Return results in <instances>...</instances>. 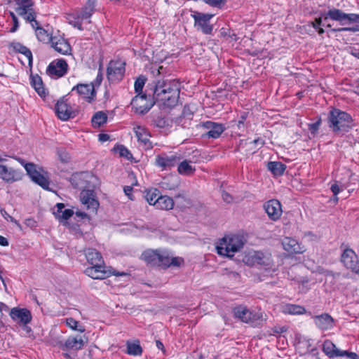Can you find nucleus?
<instances>
[{
    "instance_id": "obj_49",
    "label": "nucleus",
    "mask_w": 359,
    "mask_h": 359,
    "mask_svg": "<svg viewBox=\"0 0 359 359\" xmlns=\"http://www.w3.org/2000/svg\"><path fill=\"white\" fill-rule=\"evenodd\" d=\"M205 4L217 8H222L226 4V0H202Z\"/></svg>"
},
{
    "instance_id": "obj_10",
    "label": "nucleus",
    "mask_w": 359,
    "mask_h": 359,
    "mask_svg": "<svg viewBox=\"0 0 359 359\" xmlns=\"http://www.w3.org/2000/svg\"><path fill=\"white\" fill-rule=\"evenodd\" d=\"M8 4L14 6L16 13L25 18L27 15V19L34 16V1L32 0H7Z\"/></svg>"
},
{
    "instance_id": "obj_60",
    "label": "nucleus",
    "mask_w": 359,
    "mask_h": 359,
    "mask_svg": "<svg viewBox=\"0 0 359 359\" xmlns=\"http://www.w3.org/2000/svg\"><path fill=\"white\" fill-rule=\"evenodd\" d=\"M222 199L228 203L232 202L233 201V197L231 196V195L224 191H222Z\"/></svg>"
},
{
    "instance_id": "obj_23",
    "label": "nucleus",
    "mask_w": 359,
    "mask_h": 359,
    "mask_svg": "<svg viewBox=\"0 0 359 359\" xmlns=\"http://www.w3.org/2000/svg\"><path fill=\"white\" fill-rule=\"evenodd\" d=\"M203 126L208 130V131L203 135V137L217 139L225 130L224 126L222 123L212 121L204 122Z\"/></svg>"
},
{
    "instance_id": "obj_33",
    "label": "nucleus",
    "mask_w": 359,
    "mask_h": 359,
    "mask_svg": "<svg viewBox=\"0 0 359 359\" xmlns=\"http://www.w3.org/2000/svg\"><path fill=\"white\" fill-rule=\"evenodd\" d=\"M156 208L159 210H169L173 208L174 201L172 198L168 196L160 195L158 200L155 201Z\"/></svg>"
},
{
    "instance_id": "obj_1",
    "label": "nucleus",
    "mask_w": 359,
    "mask_h": 359,
    "mask_svg": "<svg viewBox=\"0 0 359 359\" xmlns=\"http://www.w3.org/2000/svg\"><path fill=\"white\" fill-rule=\"evenodd\" d=\"M150 91L155 102L172 108L178 103L180 83L176 79L156 80L153 82Z\"/></svg>"
},
{
    "instance_id": "obj_58",
    "label": "nucleus",
    "mask_w": 359,
    "mask_h": 359,
    "mask_svg": "<svg viewBox=\"0 0 359 359\" xmlns=\"http://www.w3.org/2000/svg\"><path fill=\"white\" fill-rule=\"evenodd\" d=\"M253 258L258 264L264 263L262 261V259L264 258V254L262 252H255Z\"/></svg>"
},
{
    "instance_id": "obj_15",
    "label": "nucleus",
    "mask_w": 359,
    "mask_h": 359,
    "mask_svg": "<svg viewBox=\"0 0 359 359\" xmlns=\"http://www.w3.org/2000/svg\"><path fill=\"white\" fill-rule=\"evenodd\" d=\"M92 177L93 176L90 172H81L73 174L69 181L74 188L83 191L89 188Z\"/></svg>"
},
{
    "instance_id": "obj_29",
    "label": "nucleus",
    "mask_w": 359,
    "mask_h": 359,
    "mask_svg": "<svg viewBox=\"0 0 359 359\" xmlns=\"http://www.w3.org/2000/svg\"><path fill=\"white\" fill-rule=\"evenodd\" d=\"M30 84L41 97H46L47 92L44 88L43 81L38 74L30 75Z\"/></svg>"
},
{
    "instance_id": "obj_28",
    "label": "nucleus",
    "mask_w": 359,
    "mask_h": 359,
    "mask_svg": "<svg viewBox=\"0 0 359 359\" xmlns=\"http://www.w3.org/2000/svg\"><path fill=\"white\" fill-rule=\"evenodd\" d=\"M316 325L322 330H327L333 327L334 320L327 313H323L313 317Z\"/></svg>"
},
{
    "instance_id": "obj_62",
    "label": "nucleus",
    "mask_w": 359,
    "mask_h": 359,
    "mask_svg": "<svg viewBox=\"0 0 359 359\" xmlns=\"http://www.w3.org/2000/svg\"><path fill=\"white\" fill-rule=\"evenodd\" d=\"M123 191H124V193L126 194V195L128 196V197L130 199L133 200V194H132L133 187L130 186H125L123 187Z\"/></svg>"
},
{
    "instance_id": "obj_56",
    "label": "nucleus",
    "mask_w": 359,
    "mask_h": 359,
    "mask_svg": "<svg viewBox=\"0 0 359 359\" xmlns=\"http://www.w3.org/2000/svg\"><path fill=\"white\" fill-rule=\"evenodd\" d=\"M154 122H155V124L157 127L158 128H164L165 127V126H167V121L165 120V118L163 117H161V116H158L155 120H154Z\"/></svg>"
},
{
    "instance_id": "obj_19",
    "label": "nucleus",
    "mask_w": 359,
    "mask_h": 359,
    "mask_svg": "<svg viewBox=\"0 0 359 359\" xmlns=\"http://www.w3.org/2000/svg\"><path fill=\"white\" fill-rule=\"evenodd\" d=\"M68 65L65 60L57 59L53 60L47 67V73L56 77L63 76L67 72Z\"/></svg>"
},
{
    "instance_id": "obj_11",
    "label": "nucleus",
    "mask_w": 359,
    "mask_h": 359,
    "mask_svg": "<svg viewBox=\"0 0 359 359\" xmlns=\"http://www.w3.org/2000/svg\"><path fill=\"white\" fill-rule=\"evenodd\" d=\"M183 263L182 257H172L168 250L160 249L156 266L168 269L170 266H180Z\"/></svg>"
},
{
    "instance_id": "obj_52",
    "label": "nucleus",
    "mask_w": 359,
    "mask_h": 359,
    "mask_svg": "<svg viewBox=\"0 0 359 359\" xmlns=\"http://www.w3.org/2000/svg\"><path fill=\"white\" fill-rule=\"evenodd\" d=\"M248 117V113L243 112L238 121L237 127L238 129H243L245 128V121Z\"/></svg>"
},
{
    "instance_id": "obj_41",
    "label": "nucleus",
    "mask_w": 359,
    "mask_h": 359,
    "mask_svg": "<svg viewBox=\"0 0 359 359\" xmlns=\"http://www.w3.org/2000/svg\"><path fill=\"white\" fill-rule=\"evenodd\" d=\"M194 115V112L191 110L190 107L187 105H185L183 108L182 115L177 119V123L180 124L182 123V119H186L189 121L188 124L190 123L191 120L192 119V116Z\"/></svg>"
},
{
    "instance_id": "obj_61",
    "label": "nucleus",
    "mask_w": 359,
    "mask_h": 359,
    "mask_svg": "<svg viewBox=\"0 0 359 359\" xmlns=\"http://www.w3.org/2000/svg\"><path fill=\"white\" fill-rule=\"evenodd\" d=\"M119 154L121 156L126 158H128V155L130 154L129 150L122 145L120 147Z\"/></svg>"
},
{
    "instance_id": "obj_42",
    "label": "nucleus",
    "mask_w": 359,
    "mask_h": 359,
    "mask_svg": "<svg viewBox=\"0 0 359 359\" xmlns=\"http://www.w3.org/2000/svg\"><path fill=\"white\" fill-rule=\"evenodd\" d=\"M36 36L39 41L46 42L49 41L50 42V37L48 33L41 27H37L36 30Z\"/></svg>"
},
{
    "instance_id": "obj_4",
    "label": "nucleus",
    "mask_w": 359,
    "mask_h": 359,
    "mask_svg": "<svg viewBox=\"0 0 359 359\" xmlns=\"http://www.w3.org/2000/svg\"><path fill=\"white\" fill-rule=\"evenodd\" d=\"M244 245L243 237L239 235H231L224 237L219 245L217 246L219 255L233 257Z\"/></svg>"
},
{
    "instance_id": "obj_34",
    "label": "nucleus",
    "mask_w": 359,
    "mask_h": 359,
    "mask_svg": "<svg viewBox=\"0 0 359 359\" xmlns=\"http://www.w3.org/2000/svg\"><path fill=\"white\" fill-rule=\"evenodd\" d=\"M267 169L274 176H281L286 169V165L280 161H270L267 163Z\"/></svg>"
},
{
    "instance_id": "obj_37",
    "label": "nucleus",
    "mask_w": 359,
    "mask_h": 359,
    "mask_svg": "<svg viewBox=\"0 0 359 359\" xmlns=\"http://www.w3.org/2000/svg\"><path fill=\"white\" fill-rule=\"evenodd\" d=\"M107 120V116L104 112L97 111L93 116L91 122L94 128H98L105 123Z\"/></svg>"
},
{
    "instance_id": "obj_46",
    "label": "nucleus",
    "mask_w": 359,
    "mask_h": 359,
    "mask_svg": "<svg viewBox=\"0 0 359 359\" xmlns=\"http://www.w3.org/2000/svg\"><path fill=\"white\" fill-rule=\"evenodd\" d=\"M66 323H67V325L70 327L71 329H72L73 330H77V331H79L80 332H84V329L82 328V327H78V325H79V323L78 321H76V320H74V318H67L66 319Z\"/></svg>"
},
{
    "instance_id": "obj_38",
    "label": "nucleus",
    "mask_w": 359,
    "mask_h": 359,
    "mask_svg": "<svg viewBox=\"0 0 359 359\" xmlns=\"http://www.w3.org/2000/svg\"><path fill=\"white\" fill-rule=\"evenodd\" d=\"M160 196V191L157 189H150L146 191L144 198L150 204L156 206L155 201H158Z\"/></svg>"
},
{
    "instance_id": "obj_25",
    "label": "nucleus",
    "mask_w": 359,
    "mask_h": 359,
    "mask_svg": "<svg viewBox=\"0 0 359 359\" xmlns=\"http://www.w3.org/2000/svg\"><path fill=\"white\" fill-rule=\"evenodd\" d=\"M81 203L86 206L88 209H92L93 211H96L99 203L95 199V192L92 189L83 190L80 195Z\"/></svg>"
},
{
    "instance_id": "obj_35",
    "label": "nucleus",
    "mask_w": 359,
    "mask_h": 359,
    "mask_svg": "<svg viewBox=\"0 0 359 359\" xmlns=\"http://www.w3.org/2000/svg\"><path fill=\"white\" fill-rule=\"evenodd\" d=\"M66 19L69 24L72 25L74 27H76L81 31L83 30V27L82 26L83 19L81 18L78 11L67 14Z\"/></svg>"
},
{
    "instance_id": "obj_32",
    "label": "nucleus",
    "mask_w": 359,
    "mask_h": 359,
    "mask_svg": "<svg viewBox=\"0 0 359 359\" xmlns=\"http://www.w3.org/2000/svg\"><path fill=\"white\" fill-rule=\"evenodd\" d=\"M160 249L158 250H147L144 251L141 255L142 259L152 266H156L157 264V259L158 258V254Z\"/></svg>"
},
{
    "instance_id": "obj_64",
    "label": "nucleus",
    "mask_w": 359,
    "mask_h": 359,
    "mask_svg": "<svg viewBox=\"0 0 359 359\" xmlns=\"http://www.w3.org/2000/svg\"><path fill=\"white\" fill-rule=\"evenodd\" d=\"M351 23H359V14L351 13Z\"/></svg>"
},
{
    "instance_id": "obj_40",
    "label": "nucleus",
    "mask_w": 359,
    "mask_h": 359,
    "mask_svg": "<svg viewBox=\"0 0 359 359\" xmlns=\"http://www.w3.org/2000/svg\"><path fill=\"white\" fill-rule=\"evenodd\" d=\"M127 353L132 355H140L142 353V348L138 342L128 343Z\"/></svg>"
},
{
    "instance_id": "obj_20",
    "label": "nucleus",
    "mask_w": 359,
    "mask_h": 359,
    "mask_svg": "<svg viewBox=\"0 0 359 359\" xmlns=\"http://www.w3.org/2000/svg\"><path fill=\"white\" fill-rule=\"evenodd\" d=\"M264 209L270 219L278 220L282 215L280 203L276 199H271L264 204Z\"/></svg>"
},
{
    "instance_id": "obj_12",
    "label": "nucleus",
    "mask_w": 359,
    "mask_h": 359,
    "mask_svg": "<svg viewBox=\"0 0 359 359\" xmlns=\"http://www.w3.org/2000/svg\"><path fill=\"white\" fill-rule=\"evenodd\" d=\"M341 261L346 268L359 274V260L357 255L352 249L346 248L344 250L341 256Z\"/></svg>"
},
{
    "instance_id": "obj_21",
    "label": "nucleus",
    "mask_w": 359,
    "mask_h": 359,
    "mask_svg": "<svg viewBox=\"0 0 359 359\" xmlns=\"http://www.w3.org/2000/svg\"><path fill=\"white\" fill-rule=\"evenodd\" d=\"M22 177V172L20 170L0 164V178L5 182L13 183L20 180Z\"/></svg>"
},
{
    "instance_id": "obj_57",
    "label": "nucleus",
    "mask_w": 359,
    "mask_h": 359,
    "mask_svg": "<svg viewBox=\"0 0 359 359\" xmlns=\"http://www.w3.org/2000/svg\"><path fill=\"white\" fill-rule=\"evenodd\" d=\"M102 80H103V74H102V72L101 67H100L99 70H98V72H97V76H96V79L93 82V84H94V88L95 86H99L101 84Z\"/></svg>"
},
{
    "instance_id": "obj_22",
    "label": "nucleus",
    "mask_w": 359,
    "mask_h": 359,
    "mask_svg": "<svg viewBox=\"0 0 359 359\" xmlns=\"http://www.w3.org/2000/svg\"><path fill=\"white\" fill-rule=\"evenodd\" d=\"M180 161V158L176 155L168 156L165 154L158 155L156 157V165L162 168V170H168L175 166Z\"/></svg>"
},
{
    "instance_id": "obj_24",
    "label": "nucleus",
    "mask_w": 359,
    "mask_h": 359,
    "mask_svg": "<svg viewBox=\"0 0 359 359\" xmlns=\"http://www.w3.org/2000/svg\"><path fill=\"white\" fill-rule=\"evenodd\" d=\"M51 47L55 51L62 55L69 54L71 46L66 39L60 36H54L50 37Z\"/></svg>"
},
{
    "instance_id": "obj_17",
    "label": "nucleus",
    "mask_w": 359,
    "mask_h": 359,
    "mask_svg": "<svg viewBox=\"0 0 359 359\" xmlns=\"http://www.w3.org/2000/svg\"><path fill=\"white\" fill-rule=\"evenodd\" d=\"M84 346V341L81 336H69L65 341H60L57 346L62 351L81 349Z\"/></svg>"
},
{
    "instance_id": "obj_43",
    "label": "nucleus",
    "mask_w": 359,
    "mask_h": 359,
    "mask_svg": "<svg viewBox=\"0 0 359 359\" xmlns=\"http://www.w3.org/2000/svg\"><path fill=\"white\" fill-rule=\"evenodd\" d=\"M146 81L147 79L144 76H140L135 80L134 88L137 95H142V92Z\"/></svg>"
},
{
    "instance_id": "obj_59",
    "label": "nucleus",
    "mask_w": 359,
    "mask_h": 359,
    "mask_svg": "<svg viewBox=\"0 0 359 359\" xmlns=\"http://www.w3.org/2000/svg\"><path fill=\"white\" fill-rule=\"evenodd\" d=\"M330 189L334 196H336L342 190L337 182L331 185Z\"/></svg>"
},
{
    "instance_id": "obj_13",
    "label": "nucleus",
    "mask_w": 359,
    "mask_h": 359,
    "mask_svg": "<svg viewBox=\"0 0 359 359\" xmlns=\"http://www.w3.org/2000/svg\"><path fill=\"white\" fill-rule=\"evenodd\" d=\"M71 92L72 93L75 92L79 97L89 103L92 102L96 96V91L94 89L93 83H79L72 88Z\"/></svg>"
},
{
    "instance_id": "obj_53",
    "label": "nucleus",
    "mask_w": 359,
    "mask_h": 359,
    "mask_svg": "<svg viewBox=\"0 0 359 359\" xmlns=\"http://www.w3.org/2000/svg\"><path fill=\"white\" fill-rule=\"evenodd\" d=\"M10 15L12 18L13 22V25L11 28L10 32H15L17 31V29H18V27H19L18 20L17 16L15 15V14L13 12H10Z\"/></svg>"
},
{
    "instance_id": "obj_27",
    "label": "nucleus",
    "mask_w": 359,
    "mask_h": 359,
    "mask_svg": "<svg viewBox=\"0 0 359 359\" xmlns=\"http://www.w3.org/2000/svg\"><path fill=\"white\" fill-rule=\"evenodd\" d=\"M322 351L330 359L340 358L342 351L330 339H325L323 341Z\"/></svg>"
},
{
    "instance_id": "obj_18",
    "label": "nucleus",
    "mask_w": 359,
    "mask_h": 359,
    "mask_svg": "<svg viewBox=\"0 0 359 359\" xmlns=\"http://www.w3.org/2000/svg\"><path fill=\"white\" fill-rule=\"evenodd\" d=\"M55 109L57 117L62 121H67L76 116V111L73 110L63 99L57 101Z\"/></svg>"
},
{
    "instance_id": "obj_9",
    "label": "nucleus",
    "mask_w": 359,
    "mask_h": 359,
    "mask_svg": "<svg viewBox=\"0 0 359 359\" xmlns=\"http://www.w3.org/2000/svg\"><path fill=\"white\" fill-rule=\"evenodd\" d=\"M126 63L120 60H111L107 69V77L109 82L117 83L121 81L126 72Z\"/></svg>"
},
{
    "instance_id": "obj_48",
    "label": "nucleus",
    "mask_w": 359,
    "mask_h": 359,
    "mask_svg": "<svg viewBox=\"0 0 359 359\" xmlns=\"http://www.w3.org/2000/svg\"><path fill=\"white\" fill-rule=\"evenodd\" d=\"M321 122H322L321 118H318V120L315 123H309L308 125L309 130L310 131V133L312 135H315L317 133V131L319 130V128L321 125Z\"/></svg>"
},
{
    "instance_id": "obj_2",
    "label": "nucleus",
    "mask_w": 359,
    "mask_h": 359,
    "mask_svg": "<svg viewBox=\"0 0 359 359\" xmlns=\"http://www.w3.org/2000/svg\"><path fill=\"white\" fill-rule=\"evenodd\" d=\"M86 260L91 266L86 268L85 273L93 279H104L112 273L116 276H125L126 273H111L105 268L104 262L100 252L93 248H88L85 250Z\"/></svg>"
},
{
    "instance_id": "obj_14",
    "label": "nucleus",
    "mask_w": 359,
    "mask_h": 359,
    "mask_svg": "<svg viewBox=\"0 0 359 359\" xmlns=\"http://www.w3.org/2000/svg\"><path fill=\"white\" fill-rule=\"evenodd\" d=\"M323 16L324 21L330 19L338 22L341 25L351 23V13H346L339 8H332L325 13Z\"/></svg>"
},
{
    "instance_id": "obj_30",
    "label": "nucleus",
    "mask_w": 359,
    "mask_h": 359,
    "mask_svg": "<svg viewBox=\"0 0 359 359\" xmlns=\"http://www.w3.org/2000/svg\"><path fill=\"white\" fill-rule=\"evenodd\" d=\"M97 0H87L84 6L81 11H78L81 18L83 20L90 19L95 11Z\"/></svg>"
},
{
    "instance_id": "obj_5",
    "label": "nucleus",
    "mask_w": 359,
    "mask_h": 359,
    "mask_svg": "<svg viewBox=\"0 0 359 359\" xmlns=\"http://www.w3.org/2000/svg\"><path fill=\"white\" fill-rule=\"evenodd\" d=\"M148 90H147V93L137 95L133 98L130 104L135 113L143 115L147 113L156 102L153 100L151 92Z\"/></svg>"
},
{
    "instance_id": "obj_16",
    "label": "nucleus",
    "mask_w": 359,
    "mask_h": 359,
    "mask_svg": "<svg viewBox=\"0 0 359 359\" xmlns=\"http://www.w3.org/2000/svg\"><path fill=\"white\" fill-rule=\"evenodd\" d=\"M9 315L19 325L29 324L32 319L31 311L26 308L14 307L11 309Z\"/></svg>"
},
{
    "instance_id": "obj_36",
    "label": "nucleus",
    "mask_w": 359,
    "mask_h": 359,
    "mask_svg": "<svg viewBox=\"0 0 359 359\" xmlns=\"http://www.w3.org/2000/svg\"><path fill=\"white\" fill-rule=\"evenodd\" d=\"M11 46L16 52L23 54L28 59L29 64L32 62V53L28 48L18 42L12 43Z\"/></svg>"
},
{
    "instance_id": "obj_54",
    "label": "nucleus",
    "mask_w": 359,
    "mask_h": 359,
    "mask_svg": "<svg viewBox=\"0 0 359 359\" xmlns=\"http://www.w3.org/2000/svg\"><path fill=\"white\" fill-rule=\"evenodd\" d=\"M341 357H347L349 359H359V355L354 352L342 350Z\"/></svg>"
},
{
    "instance_id": "obj_55",
    "label": "nucleus",
    "mask_w": 359,
    "mask_h": 359,
    "mask_svg": "<svg viewBox=\"0 0 359 359\" xmlns=\"http://www.w3.org/2000/svg\"><path fill=\"white\" fill-rule=\"evenodd\" d=\"M324 13L322 14L321 17H319V18H316L314 21H313L311 22V25L312 27L315 29H317L318 28H319L322 25H323V21L324 20Z\"/></svg>"
},
{
    "instance_id": "obj_31",
    "label": "nucleus",
    "mask_w": 359,
    "mask_h": 359,
    "mask_svg": "<svg viewBox=\"0 0 359 359\" xmlns=\"http://www.w3.org/2000/svg\"><path fill=\"white\" fill-rule=\"evenodd\" d=\"M135 132L138 141L143 144L146 149H149L152 148L151 142L149 140V135L147 129L141 126H137V128H135Z\"/></svg>"
},
{
    "instance_id": "obj_26",
    "label": "nucleus",
    "mask_w": 359,
    "mask_h": 359,
    "mask_svg": "<svg viewBox=\"0 0 359 359\" xmlns=\"http://www.w3.org/2000/svg\"><path fill=\"white\" fill-rule=\"evenodd\" d=\"M282 245L285 251L290 254H302L305 251V248L297 240L285 237Z\"/></svg>"
},
{
    "instance_id": "obj_47",
    "label": "nucleus",
    "mask_w": 359,
    "mask_h": 359,
    "mask_svg": "<svg viewBox=\"0 0 359 359\" xmlns=\"http://www.w3.org/2000/svg\"><path fill=\"white\" fill-rule=\"evenodd\" d=\"M332 32H359V26H353V27H344L339 28H332L331 29Z\"/></svg>"
},
{
    "instance_id": "obj_50",
    "label": "nucleus",
    "mask_w": 359,
    "mask_h": 359,
    "mask_svg": "<svg viewBox=\"0 0 359 359\" xmlns=\"http://www.w3.org/2000/svg\"><path fill=\"white\" fill-rule=\"evenodd\" d=\"M74 214V211L72 209H65L63 210L62 212L60 214V215H57L60 219L67 220L69 219Z\"/></svg>"
},
{
    "instance_id": "obj_3",
    "label": "nucleus",
    "mask_w": 359,
    "mask_h": 359,
    "mask_svg": "<svg viewBox=\"0 0 359 359\" xmlns=\"http://www.w3.org/2000/svg\"><path fill=\"white\" fill-rule=\"evenodd\" d=\"M327 124L334 133H347L353 126V119L346 111L332 107L327 116Z\"/></svg>"
},
{
    "instance_id": "obj_39",
    "label": "nucleus",
    "mask_w": 359,
    "mask_h": 359,
    "mask_svg": "<svg viewBox=\"0 0 359 359\" xmlns=\"http://www.w3.org/2000/svg\"><path fill=\"white\" fill-rule=\"evenodd\" d=\"M285 312L291 315H301L306 313V309L302 306L289 304L285 306Z\"/></svg>"
},
{
    "instance_id": "obj_45",
    "label": "nucleus",
    "mask_w": 359,
    "mask_h": 359,
    "mask_svg": "<svg viewBox=\"0 0 359 359\" xmlns=\"http://www.w3.org/2000/svg\"><path fill=\"white\" fill-rule=\"evenodd\" d=\"M57 155L60 158V160L62 163H67L70 160V156L69 153L67 152L66 149L63 147L57 148Z\"/></svg>"
},
{
    "instance_id": "obj_8",
    "label": "nucleus",
    "mask_w": 359,
    "mask_h": 359,
    "mask_svg": "<svg viewBox=\"0 0 359 359\" xmlns=\"http://www.w3.org/2000/svg\"><path fill=\"white\" fill-rule=\"evenodd\" d=\"M191 16L194 20V27L197 30L207 35L212 34L213 25L210 24V21L214 15L194 11Z\"/></svg>"
},
{
    "instance_id": "obj_44",
    "label": "nucleus",
    "mask_w": 359,
    "mask_h": 359,
    "mask_svg": "<svg viewBox=\"0 0 359 359\" xmlns=\"http://www.w3.org/2000/svg\"><path fill=\"white\" fill-rule=\"evenodd\" d=\"M177 170L180 174L188 175L194 172V169L189 164L187 161H184L180 163Z\"/></svg>"
},
{
    "instance_id": "obj_7",
    "label": "nucleus",
    "mask_w": 359,
    "mask_h": 359,
    "mask_svg": "<svg viewBox=\"0 0 359 359\" xmlns=\"http://www.w3.org/2000/svg\"><path fill=\"white\" fill-rule=\"evenodd\" d=\"M25 170L32 180L43 189L50 190V181L46 172L42 168L37 169L34 163H29L25 166Z\"/></svg>"
},
{
    "instance_id": "obj_51",
    "label": "nucleus",
    "mask_w": 359,
    "mask_h": 359,
    "mask_svg": "<svg viewBox=\"0 0 359 359\" xmlns=\"http://www.w3.org/2000/svg\"><path fill=\"white\" fill-rule=\"evenodd\" d=\"M33 19H32L31 18H29V19H27V15L25 16V18H23L27 22H29L32 27L33 29H35V31L36 30V27H40L39 25V22L38 21L36 20V13L35 12V11H34V16H33Z\"/></svg>"
},
{
    "instance_id": "obj_63",
    "label": "nucleus",
    "mask_w": 359,
    "mask_h": 359,
    "mask_svg": "<svg viewBox=\"0 0 359 359\" xmlns=\"http://www.w3.org/2000/svg\"><path fill=\"white\" fill-rule=\"evenodd\" d=\"M64 208H65L64 203H57L56 204L57 211H56V212H55V216L60 215L61 212H62Z\"/></svg>"
},
{
    "instance_id": "obj_6",
    "label": "nucleus",
    "mask_w": 359,
    "mask_h": 359,
    "mask_svg": "<svg viewBox=\"0 0 359 359\" xmlns=\"http://www.w3.org/2000/svg\"><path fill=\"white\" fill-rule=\"evenodd\" d=\"M233 315L241 321L257 326L262 321V313L249 310L245 306H238L233 309Z\"/></svg>"
}]
</instances>
